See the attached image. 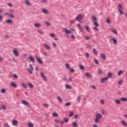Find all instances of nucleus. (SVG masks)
Returning <instances> with one entry per match:
<instances>
[{
  "label": "nucleus",
  "instance_id": "f257e3e1",
  "mask_svg": "<svg viewBox=\"0 0 127 127\" xmlns=\"http://www.w3.org/2000/svg\"><path fill=\"white\" fill-rule=\"evenodd\" d=\"M102 118L103 116L102 115V114L100 113L96 114L95 118L94 119L95 123H96V124H98V123L100 122L101 119H102Z\"/></svg>",
  "mask_w": 127,
  "mask_h": 127
},
{
  "label": "nucleus",
  "instance_id": "f03ea898",
  "mask_svg": "<svg viewBox=\"0 0 127 127\" xmlns=\"http://www.w3.org/2000/svg\"><path fill=\"white\" fill-rule=\"evenodd\" d=\"M75 19L76 20V21L80 22L82 21L83 19H84V16L81 14H79L75 17Z\"/></svg>",
  "mask_w": 127,
  "mask_h": 127
},
{
  "label": "nucleus",
  "instance_id": "7ed1b4c3",
  "mask_svg": "<svg viewBox=\"0 0 127 127\" xmlns=\"http://www.w3.org/2000/svg\"><path fill=\"white\" fill-rule=\"evenodd\" d=\"M27 70L30 74H33V66H32V64H30L29 65V68H28L27 69Z\"/></svg>",
  "mask_w": 127,
  "mask_h": 127
},
{
  "label": "nucleus",
  "instance_id": "20e7f679",
  "mask_svg": "<svg viewBox=\"0 0 127 127\" xmlns=\"http://www.w3.org/2000/svg\"><path fill=\"white\" fill-rule=\"evenodd\" d=\"M124 8L123 7V6L121 5V4H118V11L119 12H120V14H123V9Z\"/></svg>",
  "mask_w": 127,
  "mask_h": 127
},
{
  "label": "nucleus",
  "instance_id": "39448f33",
  "mask_svg": "<svg viewBox=\"0 0 127 127\" xmlns=\"http://www.w3.org/2000/svg\"><path fill=\"white\" fill-rule=\"evenodd\" d=\"M12 53L16 57L19 56V53H18V51H17L16 49H13Z\"/></svg>",
  "mask_w": 127,
  "mask_h": 127
},
{
  "label": "nucleus",
  "instance_id": "423d86ee",
  "mask_svg": "<svg viewBox=\"0 0 127 127\" xmlns=\"http://www.w3.org/2000/svg\"><path fill=\"white\" fill-rule=\"evenodd\" d=\"M11 124L12 126L17 127L18 126V121L16 120H12Z\"/></svg>",
  "mask_w": 127,
  "mask_h": 127
},
{
  "label": "nucleus",
  "instance_id": "0eeeda50",
  "mask_svg": "<svg viewBox=\"0 0 127 127\" xmlns=\"http://www.w3.org/2000/svg\"><path fill=\"white\" fill-rule=\"evenodd\" d=\"M9 16V17H11V18H14V15L12 14H10V12H6L4 14V16Z\"/></svg>",
  "mask_w": 127,
  "mask_h": 127
},
{
  "label": "nucleus",
  "instance_id": "6e6552de",
  "mask_svg": "<svg viewBox=\"0 0 127 127\" xmlns=\"http://www.w3.org/2000/svg\"><path fill=\"white\" fill-rule=\"evenodd\" d=\"M42 12L46 15H48V14H49V11H48L46 8L42 9Z\"/></svg>",
  "mask_w": 127,
  "mask_h": 127
},
{
  "label": "nucleus",
  "instance_id": "1a4fd4ad",
  "mask_svg": "<svg viewBox=\"0 0 127 127\" xmlns=\"http://www.w3.org/2000/svg\"><path fill=\"white\" fill-rule=\"evenodd\" d=\"M109 41L110 42H113L114 44H118V40H117L115 38H111L110 39Z\"/></svg>",
  "mask_w": 127,
  "mask_h": 127
},
{
  "label": "nucleus",
  "instance_id": "9d476101",
  "mask_svg": "<svg viewBox=\"0 0 127 127\" xmlns=\"http://www.w3.org/2000/svg\"><path fill=\"white\" fill-rule=\"evenodd\" d=\"M36 59L38 62V63H39V64H41V65H42L43 64V61H42V60L39 58V57H36Z\"/></svg>",
  "mask_w": 127,
  "mask_h": 127
},
{
  "label": "nucleus",
  "instance_id": "9b49d317",
  "mask_svg": "<svg viewBox=\"0 0 127 127\" xmlns=\"http://www.w3.org/2000/svg\"><path fill=\"white\" fill-rule=\"evenodd\" d=\"M22 104H23V105H25V106H27V107H28V108H30V104H29V103H28V102L25 100H23L22 101Z\"/></svg>",
  "mask_w": 127,
  "mask_h": 127
},
{
  "label": "nucleus",
  "instance_id": "f8f14e48",
  "mask_svg": "<svg viewBox=\"0 0 127 127\" xmlns=\"http://www.w3.org/2000/svg\"><path fill=\"white\" fill-rule=\"evenodd\" d=\"M41 77L42 78L43 80L46 82L47 81V77H46V76L44 75L43 72H41Z\"/></svg>",
  "mask_w": 127,
  "mask_h": 127
},
{
  "label": "nucleus",
  "instance_id": "ddd939ff",
  "mask_svg": "<svg viewBox=\"0 0 127 127\" xmlns=\"http://www.w3.org/2000/svg\"><path fill=\"white\" fill-rule=\"evenodd\" d=\"M109 80V77H103L100 79L101 83H105V82H107Z\"/></svg>",
  "mask_w": 127,
  "mask_h": 127
},
{
  "label": "nucleus",
  "instance_id": "4468645a",
  "mask_svg": "<svg viewBox=\"0 0 127 127\" xmlns=\"http://www.w3.org/2000/svg\"><path fill=\"white\" fill-rule=\"evenodd\" d=\"M29 59L31 62H32V63H35V60L34 59V58H33V57L32 56H29Z\"/></svg>",
  "mask_w": 127,
  "mask_h": 127
},
{
  "label": "nucleus",
  "instance_id": "2eb2a0df",
  "mask_svg": "<svg viewBox=\"0 0 127 127\" xmlns=\"http://www.w3.org/2000/svg\"><path fill=\"white\" fill-rule=\"evenodd\" d=\"M63 30H64L66 34H72V32H70V30H69L66 28H63Z\"/></svg>",
  "mask_w": 127,
  "mask_h": 127
},
{
  "label": "nucleus",
  "instance_id": "dca6fc26",
  "mask_svg": "<svg viewBox=\"0 0 127 127\" xmlns=\"http://www.w3.org/2000/svg\"><path fill=\"white\" fill-rule=\"evenodd\" d=\"M77 27L78 28V30H79L80 32H83V28H82V26H81V24H78Z\"/></svg>",
  "mask_w": 127,
  "mask_h": 127
},
{
  "label": "nucleus",
  "instance_id": "f3484780",
  "mask_svg": "<svg viewBox=\"0 0 127 127\" xmlns=\"http://www.w3.org/2000/svg\"><path fill=\"white\" fill-rule=\"evenodd\" d=\"M44 46L45 48H46L47 50H51V47H50L49 46V45H47V44H46V43L44 44Z\"/></svg>",
  "mask_w": 127,
  "mask_h": 127
},
{
  "label": "nucleus",
  "instance_id": "a211bd4d",
  "mask_svg": "<svg viewBox=\"0 0 127 127\" xmlns=\"http://www.w3.org/2000/svg\"><path fill=\"white\" fill-rule=\"evenodd\" d=\"M10 85L11 87H13V88H17V85H16V83L14 82H11Z\"/></svg>",
  "mask_w": 127,
  "mask_h": 127
},
{
  "label": "nucleus",
  "instance_id": "6ab92c4d",
  "mask_svg": "<svg viewBox=\"0 0 127 127\" xmlns=\"http://www.w3.org/2000/svg\"><path fill=\"white\" fill-rule=\"evenodd\" d=\"M101 58L104 60H106V55L104 54L100 53V54Z\"/></svg>",
  "mask_w": 127,
  "mask_h": 127
},
{
  "label": "nucleus",
  "instance_id": "aec40b11",
  "mask_svg": "<svg viewBox=\"0 0 127 127\" xmlns=\"http://www.w3.org/2000/svg\"><path fill=\"white\" fill-rule=\"evenodd\" d=\"M92 52L94 53V55H96V56H98L99 53H98V51L96 50L95 49H92Z\"/></svg>",
  "mask_w": 127,
  "mask_h": 127
},
{
  "label": "nucleus",
  "instance_id": "412c9836",
  "mask_svg": "<svg viewBox=\"0 0 127 127\" xmlns=\"http://www.w3.org/2000/svg\"><path fill=\"white\" fill-rule=\"evenodd\" d=\"M76 100H77V103H80L81 102V100H82V97H81V95H79L76 98Z\"/></svg>",
  "mask_w": 127,
  "mask_h": 127
},
{
  "label": "nucleus",
  "instance_id": "4be33fe9",
  "mask_svg": "<svg viewBox=\"0 0 127 127\" xmlns=\"http://www.w3.org/2000/svg\"><path fill=\"white\" fill-rule=\"evenodd\" d=\"M123 74H124V70H120L117 72L118 76H121V75H123Z\"/></svg>",
  "mask_w": 127,
  "mask_h": 127
},
{
  "label": "nucleus",
  "instance_id": "5701e85b",
  "mask_svg": "<svg viewBox=\"0 0 127 127\" xmlns=\"http://www.w3.org/2000/svg\"><path fill=\"white\" fill-rule=\"evenodd\" d=\"M85 76L86 77H87V78H89V79H91V78H92V74H91V73L89 72L86 73Z\"/></svg>",
  "mask_w": 127,
  "mask_h": 127
},
{
  "label": "nucleus",
  "instance_id": "b1692460",
  "mask_svg": "<svg viewBox=\"0 0 127 127\" xmlns=\"http://www.w3.org/2000/svg\"><path fill=\"white\" fill-rule=\"evenodd\" d=\"M5 22H6V23H8V24H10L11 23H13V22L10 19H8L6 20Z\"/></svg>",
  "mask_w": 127,
  "mask_h": 127
},
{
  "label": "nucleus",
  "instance_id": "393cba45",
  "mask_svg": "<svg viewBox=\"0 0 127 127\" xmlns=\"http://www.w3.org/2000/svg\"><path fill=\"white\" fill-rule=\"evenodd\" d=\"M111 30L112 32V33H114V34H115L116 35H118V31H117V30L115 29H111Z\"/></svg>",
  "mask_w": 127,
  "mask_h": 127
},
{
  "label": "nucleus",
  "instance_id": "a878e982",
  "mask_svg": "<svg viewBox=\"0 0 127 127\" xmlns=\"http://www.w3.org/2000/svg\"><path fill=\"white\" fill-rule=\"evenodd\" d=\"M121 123L124 127H127V123L125 121V120L121 121Z\"/></svg>",
  "mask_w": 127,
  "mask_h": 127
},
{
  "label": "nucleus",
  "instance_id": "bb28decb",
  "mask_svg": "<svg viewBox=\"0 0 127 127\" xmlns=\"http://www.w3.org/2000/svg\"><path fill=\"white\" fill-rule=\"evenodd\" d=\"M114 103H115V104H117V105H121V101L119 99H115Z\"/></svg>",
  "mask_w": 127,
  "mask_h": 127
},
{
  "label": "nucleus",
  "instance_id": "cd10ccee",
  "mask_svg": "<svg viewBox=\"0 0 127 127\" xmlns=\"http://www.w3.org/2000/svg\"><path fill=\"white\" fill-rule=\"evenodd\" d=\"M34 26L35 27H37V28H39V27H41V24L39 23H35Z\"/></svg>",
  "mask_w": 127,
  "mask_h": 127
},
{
  "label": "nucleus",
  "instance_id": "c85d7f7f",
  "mask_svg": "<svg viewBox=\"0 0 127 127\" xmlns=\"http://www.w3.org/2000/svg\"><path fill=\"white\" fill-rule=\"evenodd\" d=\"M120 100L122 102H127V97H122L120 98Z\"/></svg>",
  "mask_w": 127,
  "mask_h": 127
},
{
  "label": "nucleus",
  "instance_id": "c756f323",
  "mask_svg": "<svg viewBox=\"0 0 127 127\" xmlns=\"http://www.w3.org/2000/svg\"><path fill=\"white\" fill-rule=\"evenodd\" d=\"M57 99L58 100L59 102H60V103H62L63 102V100H62V98L60 96H58Z\"/></svg>",
  "mask_w": 127,
  "mask_h": 127
},
{
  "label": "nucleus",
  "instance_id": "7c9ffc66",
  "mask_svg": "<svg viewBox=\"0 0 127 127\" xmlns=\"http://www.w3.org/2000/svg\"><path fill=\"white\" fill-rule=\"evenodd\" d=\"M99 103H100L101 105H105V100L100 99Z\"/></svg>",
  "mask_w": 127,
  "mask_h": 127
},
{
  "label": "nucleus",
  "instance_id": "2f4dec72",
  "mask_svg": "<svg viewBox=\"0 0 127 127\" xmlns=\"http://www.w3.org/2000/svg\"><path fill=\"white\" fill-rule=\"evenodd\" d=\"M72 127H78V124H77V122H73L72 123Z\"/></svg>",
  "mask_w": 127,
  "mask_h": 127
},
{
  "label": "nucleus",
  "instance_id": "473e14b6",
  "mask_svg": "<svg viewBox=\"0 0 127 127\" xmlns=\"http://www.w3.org/2000/svg\"><path fill=\"white\" fill-rule=\"evenodd\" d=\"M65 86L66 89H68L69 90H70V89H72V86H70L68 84H65Z\"/></svg>",
  "mask_w": 127,
  "mask_h": 127
},
{
  "label": "nucleus",
  "instance_id": "72a5a7b5",
  "mask_svg": "<svg viewBox=\"0 0 127 127\" xmlns=\"http://www.w3.org/2000/svg\"><path fill=\"white\" fill-rule=\"evenodd\" d=\"M98 72L99 75H102V74H103V70H102L101 68L98 69Z\"/></svg>",
  "mask_w": 127,
  "mask_h": 127
},
{
  "label": "nucleus",
  "instance_id": "f704fd0d",
  "mask_svg": "<svg viewBox=\"0 0 127 127\" xmlns=\"http://www.w3.org/2000/svg\"><path fill=\"white\" fill-rule=\"evenodd\" d=\"M84 27H85V29L87 31V32H90V27L88 26H85Z\"/></svg>",
  "mask_w": 127,
  "mask_h": 127
},
{
  "label": "nucleus",
  "instance_id": "c9c22d12",
  "mask_svg": "<svg viewBox=\"0 0 127 127\" xmlns=\"http://www.w3.org/2000/svg\"><path fill=\"white\" fill-rule=\"evenodd\" d=\"M37 32L38 33H39V34H41V35H43V34H44V32L40 30H38Z\"/></svg>",
  "mask_w": 127,
  "mask_h": 127
},
{
  "label": "nucleus",
  "instance_id": "e433bc0d",
  "mask_svg": "<svg viewBox=\"0 0 127 127\" xmlns=\"http://www.w3.org/2000/svg\"><path fill=\"white\" fill-rule=\"evenodd\" d=\"M91 18L92 19V20H93L94 22H95V21H97V17L96 16L93 15V16H92Z\"/></svg>",
  "mask_w": 127,
  "mask_h": 127
},
{
  "label": "nucleus",
  "instance_id": "4c0bfd02",
  "mask_svg": "<svg viewBox=\"0 0 127 127\" xmlns=\"http://www.w3.org/2000/svg\"><path fill=\"white\" fill-rule=\"evenodd\" d=\"M0 92L1 94H4V93L6 92V90H5L4 88H2L1 89Z\"/></svg>",
  "mask_w": 127,
  "mask_h": 127
},
{
  "label": "nucleus",
  "instance_id": "58836bf2",
  "mask_svg": "<svg viewBox=\"0 0 127 127\" xmlns=\"http://www.w3.org/2000/svg\"><path fill=\"white\" fill-rule=\"evenodd\" d=\"M25 3L27 4V5H30V2L28 0H25Z\"/></svg>",
  "mask_w": 127,
  "mask_h": 127
},
{
  "label": "nucleus",
  "instance_id": "ea45409f",
  "mask_svg": "<svg viewBox=\"0 0 127 127\" xmlns=\"http://www.w3.org/2000/svg\"><path fill=\"white\" fill-rule=\"evenodd\" d=\"M123 82H124V80L123 79H120L118 81L119 85H123Z\"/></svg>",
  "mask_w": 127,
  "mask_h": 127
},
{
  "label": "nucleus",
  "instance_id": "a19ab883",
  "mask_svg": "<svg viewBox=\"0 0 127 127\" xmlns=\"http://www.w3.org/2000/svg\"><path fill=\"white\" fill-rule=\"evenodd\" d=\"M94 25H95V27H99V23L97 22V21H95L93 23Z\"/></svg>",
  "mask_w": 127,
  "mask_h": 127
},
{
  "label": "nucleus",
  "instance_id": "79ce46f5",
  "mask_svg": "<svg viewBox=\"0 0 127 127\" xmlns=\"http://www.w3.org/2000/svg\"><path fill=\"white\" fill-rule=\"evenodd\" d=\"M28 85L30 87V88H31V89H32V88H33V87H34L33 84L30 83V82L28 83Z\"/></svg>",
  "mask_w": 127,
  "mask_h": 127
},
{
  "label": "nucleus",
  "instance_id": "37998d69",
  "mask_svg": "<svg viewBox=\"0 0 127 127\" xmlns=\"http://www.w3.org/2000/svg\"><path fill=\"white\" fill-rule=\"evenodd\" d=\"M28 127H33L34 125L33 124H32V123L30 122L28 124Z\"/></svg>",
  "mask_w": 127,
  "mask_h": 127
},
{
  "label": "nucleus",
  "instance_id": "c03bdc74",
  "mask_svg": "<svg viewBox=\"0 0 127 127\" xmlns=\"http://www.w3.org/2000/svg\"><path fill=\"white\" fill-rule=\"evenodd\" d=\"M44 24H45V25H47V26H50V25H51V23L48 22H45Z\"/></svg>",
  "mask_w": 127,
  "mask_h": 127
},
{
  "label": "nucleus",
  "instance_id": "a18cd8bd",
  "mask_svg": "<svg viewBox=\"0 0 127 127\" xmlns=\"http://www.w3.org/2000/svg\"><path fill=\"white\" fill-rule=\"evenodd\" d=\"M111 77H112V72H109L108 73V76L106 77L107 78H108V79L109 78H111Z\"/></svg>",
  "mask_w": 127,
  "mask_h": 127
},
{
  "label": "nucleus",
  "instance_id": "49530a36",
  "mask_svg": "<svg viewBox=\"0 0 127 127\" xmlns=\"http://www.w3.org/2000/svg\"><path fill=\"white\" fill-rule=\"evenodd\" d=\"M53 117H54L55 118L58 117V114H57L56 113H54L53 114Z\"/></svg>",
  "mask_w": 127,
  "mask_h": 127
},
{
  "label": "nucleus",
  "instance_id": "de8ad7c7",
  "mask_svg": "<svg viewBox=\"0 0 127 127\" xmlns=\"http://www.w3.org/2000/svg\"><path fill=\"white\" fill-rule=\"evenodd\" d=\"M21 85H22V86L23 88H24L25 89L27 88V86H26V85H25V84L22 83L21 84Z\"/></svg>",
  "mask_w": 127,
  "mask_h": 127
},
{
  "label": "nucleus",
  "instance_id": "09e8293b",
  "mask_svg": "<svg viewBox=\"0 0 127 127\" xmlns=\"http://www.w3.org/2000/svg\"><path fill=\"white\" fill-rule=\"evenodd\" d=\"M7 5L9 6V7H12V6H13V5L11 3H7Z\"/></svg>",
  "mask_w": 127,
  "mask_h": 127
},
{
  "label": "nucleus",
  "instance_id": "8fccbe9b",
  "mask_svg": "<svg viewBox=\"0 0 127 127\" xmlns=\"http://www.w3.org/2000/svg\"><path fill=\"white\" fill-rule=\"evenodd\" d=\"M64 105H65V107H68V106L71 105V103H70V102H67V103H66Z\"/></svg>",
  "mask_w": 127,
  "mask_h": 127
},
{
  "label": "nucleus",
  "instance_id": "3c124183",
  "mask_svg": "<svg viewBox=\"0 0 127 127\" xmlns=\"http://www.w3.org/2000/svg\"><path fill=\"white\" fill-rule=\"evenodd\" d=\"M49 107V106L47 103H45L43 104L44 108H48Z\"/></svg>",
  "mask_w": 127,
  "mask_h": 127
},
{
  "label": "nucleus",
  "instance_id": "603ef678",
  "mask_svg": "<svg viewBox=\"0 0 127 127\" xmlns=\"http://www.w3.org/2000/svg\"><path fill=\"white\" fill-rule=\"evenodd\" d=\"M13 12H14V10H13L12 9H9V13H13Z\"/></svg>",
  "mask_w": 127,
  "mask_h": 127
},
{
  "label": "nucleus",
  "instance_id": "864d4df0",
  "mask_svg": "<svg viewBox=\"0 0 127 127\" xmlns=\"http://www.w3.org/2000/svg\"><path fill=\"white\" fill-rule=\"evenodd\" d=\"M4 127H10L9 126V125H8V123H5L4 124Z\"/></svg>",
  "mask_w": 127,
  "mask_h": 127
},
{
  "label": "nucleus",
  "instance_id": "5fc2aeb1",
  "mask_svg": "<svg viewBox=\"0 0 127 127\" xmlns=\"http://www.w3.org/2000/svg\"><path fill=\"white\" fill-rule=\"evenodd\" d=\"M65 65L66 69H69L70 68V65H69V64H65Z\"/></svg>",
  "mask_w": 127,
  "mask_h": 127
},
{
  "label": "nucleus",
  "instance_id": "6e6d98bb",
  "mask_svg": "<svg viewBox=\"0 0 127 127\" xmlns=\"http://www.w3.org/2000/svg\"><path fill=\"white\" fill-rule=\"evenodd\" d=\"M64 121L65 123H68V122H69V119H68V118H64Z\"/></svg>",
  "mask_w": 127,
  "mask_h": 127
},
{
  "label": "nucleus",
  "instance_id": "4d7b16f0",
  "mask_svg": "<svg viewBox=\"0 0 127 127\" xmlns=\"http://www.w3.org/2000/svg\"><path fill=\"white\" fill-rule=\"evenodd\" d=\"M47 2V0H42L41 3H46Z\"/></svg>",
  "mask_w": 127,
  "mask_h": 127
},
{
  "label": "nucleus",
  "instance_id": "13d9d810",
  "mask_svg": "<svg viewBox=\"0 0 127 127\" xmlns=\"http://www.w3.org/2000/svg\"><path fill=\"white\" fill-rule=\"evenodd\" d=\"M55 123H56L57 124H60V120H58V119H56L55 120Z\"/></svg>",
  "mask_w": 127,
  "mask_h": 127
},
{
  "label": "nucleus",
  "instance_id": "bf43d9fd",
  "mask_svg": "<svg viewBox=\"0 0 127 127\" xmlns=\"http://www.w3.org/2000/svg\"><path fill=\"white\" fill-rule=\"evenodd\" d=\"M75 20H71L70 21V23L71 24H73V23H75Z\"/></svg>",
  "mask_w": 127,
  "mask_h": 127
},
{
  "label": "nucleus",
  "instance_id": "052dcab7",
  "mask_svg": "<svg viewBox=\"0 0 127 127\" xmlns=\"http://www.w3.org/2000/svg\"><path fill=\"white\" fill-rule=\"evenodd\" d=\"M1 107H2V110H6V107H5V106L3 105H1Z\"/></svg>",
  "mask_w": 127,
  "mask_h": 127
},
{
  "label": "nucleus",
  "instance_id": "680f3d73",
  "mask_svg": "<svg viewBox=\"0 0 127 127\" xmlns=\"http://www.w3.org/2000/svg\"><path fill=\"white\" fill-rule=\"evenodd\" d=\"M3 20V16L2 15H0V21H2Z\"/></svg>",
  "mask_w": 127,
  "mask_h": 127
},
{
  "label": "nucleus",
  "instance_id": "e2e57ef3",
  "mask_svg": "<svg viewBox=\"0 0 127 127\" xmlns=\"http://www.w3.org/2000/svg\"><path fill=\"white\" fill-rule=\"evenodd\" d=\"M97 27H93L94 30H95L96 31H99V29Z\"/></svg>",
  "mask_w": 127,
  "mask_h": 127
},
{
  "label": "nucleus",
  "instance_id": "0e129e2a",
  "mask_svg": "<svg viewBox=\"0 0 127 127\" xmlns=\"http://www.w3.org/2000/svg\"><path fill=\"white\" fill-rule=\"evenodd\" d=\"M52 45L53 46V47H57V45H56V43L53 42L52 43Z\"/></svg>",
  "mask_w": 127,
  "mask_h": 127
},
{
  "label": "nucleus",
  "instance_id": "69168bd1",
  "mask_svg": "<svg viewBox=\"0 0 127 127\" xmlns=\"http://www.w3.org/2000/svg\"><path fill=\"white\" fill-rule=\"evenodd\" d=\"M85 56H86V58H89V56H90V55L88 53H86Z\"/></svg>",
  "mask_w": 127,
  "mask_h": 127
},
{
  "label": "nucleus",
  "instance_id": "338daca9",
  "mask_svg": "<svg viewBox=\"0 0 127 127\" xmlns=\"http://www.w3.org/2000/svg\"><path fill=\"white\" fill-rule=\"evenodd\" d=\"M79 68H80V69H81V70H84V66H83L82 65H80Z\"/></svg>",
  "mask_w": 127,
  "mask_h": 127
},
{
  "label": "nucleus",
  "instance_id": "774afa93",
  "mask_svg": "<svg viewBox=\"0 0 127 127\" xmlns=\"http://www.w3.org/2000/svg\"><path fill=\"white\" fill-rule=\"evenodd\" d=\"M50 36H51V37H55V34L52 33L50 35Z\"/></svg>",
  "mask_w": 127,
  "mask_h": 127
}]
</instances>
